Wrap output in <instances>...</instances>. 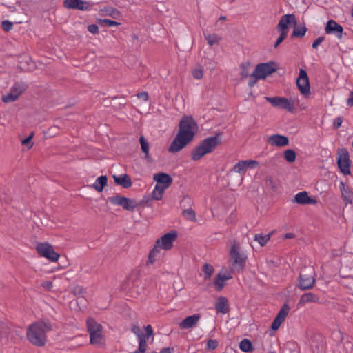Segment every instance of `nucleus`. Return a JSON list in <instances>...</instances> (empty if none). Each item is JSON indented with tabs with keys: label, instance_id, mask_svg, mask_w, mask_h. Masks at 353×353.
<instances>
[{
	"label": "nucleus",
	"instance_id": "obj_39",
	"mask_svg": "<svg viewBox=\"0 0 353 353\" xmlns=\"http://www.w3.org/2000/svg\"><path fill=\"white\" fill-rule=\"evenodd\" d=\"M124 199V196H119V194L108 198V201L112 205L121 206L122 208L123 206Z\"/></svg>",
	"mask_w": 353,
	"mask_h": 353
},
{
	"label": "nucleus",
	"instance_id": "obj_1",
	"mask_svg": "<svg viewBox=\"0 0 353 353\" xmlns=\"http://www.w3.org/2000/svg\"><path fill=\"white\" fill-rule=\"evenodd\" d=\"M179 132L168 148L172 153L179 152L191 142L196 133L198 126L192 117L184 116L179 122Z\"/></svg>",
	"mask_w": 353,
	"mask_h": 353
},
{
	"label": "nucleus",
	"instance_id": "obj_7",
	"mask_svg": "<svg viewBox=\"0 0 353 353\" xmlns=\"http://www.w3.org/2000/svg\"><path fill=\"white\" fill-rule=\"evenodd\" d=\"M177 236L176 231L173 230L168 232L157 240L154 246H157L160 251L161 249L169 250L172 248L173 243L176 240Z\"/></svg>",
	"mask_w": 353,
	"mask_h": 353
},
{
	"label": "nucleus",
	"instance_id": "obj_4",
	"mask_svg": "<svg viewBox=\"0 0 353 353\" xmlns=\"http://www.w3.org/2000/svg\"><path fill=\"white\" fill-rule=\"evenodd\" d=\"M230 256L233 260L232 265L238 272L243 270L247 260V256L240 252V247L235 242L232 245Z\"/></svg>",
	"mask_w": 353,
	"mask_h": 353
},
{
	"label": "nucleus",
	"instance_id": "obj_35",
	"mask_svg": "<svg viewBox=\"0 0 353 353\" xmlns=\"http://www.w3.org/2000/svg\"><path fill=\"white\" fill-rule=\"evenodd\" d=\"M272 234V232L265 235L262 234H256L254 236V240L257 241L261 246H264L270 239Z\"/></svg>",
	"mask_w": 353,
	"mask_h": 353
},
{
	"label": "nucleus",
	"instance_id": "obj_12",
	"mask_svg": "<svg viewBox=\"0 0 353 353\" xmlns=\"http://www.w3.org/2000/svg\"><path fill=\"white\" fill-rule=\"evenodd\" d=\"M296 19L294 14L283 15L276 26V30H283L289 32V28L296 25Z\"/></svg>",
	"mask_w": 353,
	"mask_h": 353
},
{
	"label": "nucleus",
	"instance_id": "obj_16",
	"mask_svg": "<svg viewBox=\"0 0 353 353\" xmlns=\"http://www.w3.org/2000/svg\"><path fill=\"white\" fill-rule=\"evenodd\" d=\"M200 318L199 314L189 316L179 323V327L181 329L193 328L196 326Z\"/></svg>",
	"mask_w": 353,
	"mask_h": 353
},
{
	"label": "nucleus",
	"instance_id": "obj_60",
	"mask_svg": "<svg viewBox=\"0 0 353 353\" xmlns=\"http://www.w3.org/2000/svg\"><path fill=\"white\" fill-rule=\"evenodd\" d=\"M42 287L44 288L45 289H47L48 290H51V288H52L53 286V284H52V281H44L41 284Z\"/></svg>",
	"mask_w": 353,
	"mask_h": 353
},
{
	"label": "nucleus",
	"instance_id": "obj_46",
	"mask_svg": "<svg viewBox=\"0 0 353 353\" xmlns=\"http://www.w3.org/2000/svg\"><path fill=\"white\" fill-rule=\"evenodd\" d=\"M99 23L107 27L119 26L120 24L119 22L108 19H99Z\"/></svg>",
	"mask_w": 353,
	"mask_h": 353
},
{
	"label": "nucleus",
	"instance_id": "obj_2",
	"mask_svg": "<svg viewBox=\"0 0 353 353\" xmlns=\"http://www.w3.org/2000/svg\"><path fill=\"white\" fill-rule=\"evenodd\" d=\"M52 329V324L48 320L34 322L27 329V339L33 345L43 347L47 341L46 333Z\"/></svg>",
	"mask_w": 353,
	"mask_h": 353
},
{
	"label": "nucleus",
	"instance_id": "obj_13",
	"mask_svg": "<svg viewBox=\"0 0 353 353\" xmlns=\"http://www.w3.org/2000/svg\"><path fill=\"white\" fill-rule=\"evenodd\" d=\"M325 32L327 34H334L337 39L343 38V28L333 19H330L325 26Z\"/></svg>",
	"mask_w": 353,
	"mask_h": 353
},
{
	"label": "nucleus",
	"instance_id": "obj_57",
	"mask_svg": "<svg viewBox=\"0 0 353 353\" xmlns=\"http://www.w3.org/2000/svg\"><path fill=\"white\" fill-rule=\"evenodd\" d=\"M88 30L90 32L95 34H97L99 32V28L95 24H91V25L88 26Z\"/></svg>",
	"mask_w": 353,
	"mask_h": 353
},
{
	"label": "nucleus",
	"instance_id": "obj_34",
	"mask_svg": "<svg viewBox=\"0 0 353 353\" xmlns=\"http://www.w3.org/2000/svg\"><path fill=\"white\" fill-rule=\"evenodd\" d=\"M309 196L307 192H299L294 196V201L299 204L306 205Z\"/></svg>",
	"mask_w": 353,
	"mask_h": 353
},
{
	"label": "nucleus",
	"instance_id": "obj_54",
	"mask_svg": "<svg viewBox=\"0 0 353 353\" xmlns=\"http://www.w3.org/2000/svg\"><path fill=\"white\" fill-rule=\"evenodd\" d=\"M325 40L324 37H319L316 38L312 43V48L316 49L317 47Z\"/></svg>",
	"mask_w": 353,
	"mask_h": 353
},
{
	"label": "nucleus",
	"instance_id": "obj_17",
	"mask_svg": "<svg viewBox=\"0 0 353 353\" xmlns=\"http://www.w3.org/2000/svg\"><path fill=\"white\" fill-rule=\"evenodd\" d=\"M153 179L157 182V184H160L166 188H169L172 183V177L168 174L164 172L154 174Z\"/></svg>",
	"mask_w": 353,
	"mask_h": 353
},
{
	"label": "nucleus",
	"instance_id": "obj_8",
	"mask_svg": "<svg viewBox=\"0 0 353 353\" xmlns=\"http://www.w3.org/2000/svg\"><path fill=\"white\" fill-rule=\"evenodd\" d=\"M337 165L343 174H350L351 161L349 152L345 148L338 150Z\"/></svg>",
	"mask_w": 353,
	"mask_h": 353
},
{
	"label": "nucleus",
	"instance_id": "obj_14",
	"mask_svg": "<svg viewBox=\"0 0 353 353\" xmlns=\"http://www.w3.org/2000/svg\"><path fill=\"white\" fill-rule=\"evenodd\" d=\"M63 6L68 9L79 10H89L92 7L89 2L83 0H64Z\"/></svg>",
	"mask_w": 353,
	"mask_h": 353
},
{
	"label": "nucleus",
	"instance_id": "obj_44",
	"mask_svg": "<svg viewBox=\"0 0 353 353\" xmlns=\"http://www.w3.org/2000/svg\"><path fill=\"white\" fill-rule=\"evenodd\" d=\"M245 161H240L233 168V170L236 172L241 173L243 170L246 169Z\"/></svg>",
	"mask_w": 353,
	"mask_h": 353
},
{
	"label": "nucleus",
	"instance_id": "obj_9",
	"mask_svg": "<svg viewBox=\"0 0 353 353\" xmlns=\"http://www.w3.org/2000/svg\"><path fill=\"white\" fill-rule=\"evenodd\" d=\"M36 250L41 256L52 262L57 261L60 256L58 253L54 252L53 247L48 243H37Z\"/></svg>",
	"mask_w": 353,
	"mask_h": 353
},
{
	"label": "nucleus",
	"instance_id": "obj_49",
	"mask_svg": "<svg viewBox=\"0 0 353 353\" xmlns=\"http://www.w3.org/2000/svg\"><path fill=\"white\" fill-rule=\"evenodd\" d=\"M13 28V23L8 21V20H4L1 22V28L6 31L8 32L10 30H12Z\"/></svg>",
	"mask_w": 353,
	"mask_h": 353
},
{
	"label": "nucleus",
	"instance_id": "obj_38",
	"mask_svg": "<svg viewBox=\"0 0 353 353\" xmlns=\"http://www.w3.org/2000/svg\"><path fill=\"white\" fill-rule=\"evenodd\" d=\"M265 183L267 188H270L273 191H276L278 189V182L271 176H266Z\"/></svg>",
	"mask_w": 353,
	"mask_h": 353
},
{
	"label": "nucleus",
	"instance_id": "obj_10",
	"mask_svg": "<svg viewBox=\"0 0 353 353\" xmlns=\"http://www.w3.org/2000/svg\"><path fill=\"white\" fill-rule=\"evenodd\" d=\"M315 283V278L312 274L306 272V270H302L299 276L297 286L302 290L312 289Z\"/></svg>",
	"mask_w": 353,
	"mask_h": 353
},
{
	"label": "nucleus",
	"instance_id": "obj_56",
	"mask_svg": "<svg viewBox=\"0 0 353 353\" xmlns=\"http://www.w3.org/2000/svg\"><path fill=\"white\" fill-rule=\"evenodd\" d=\"M144 328L145 330V334H144V335H145V339H148L150 336H152L153 334V330L150 325H148L147 326H145Z\"/></svg>",
	"mask_w": 353,
	"mask_h": 353
},
{
	"label": "nucleus",
	"instance_id": "obj_22",
	"mask_svg": "<svg viewBox=\"0 0 353 353\" xmlns=\"http://www.w3.org/2000/svg\"><path fill=\"white\" fill-rule=\"evenodd\" d=\"M309 303H319V297L318 295L307 292L301 295L298 305H305Z\"/></svg>",
	"mask_w": 353,
	"mask_h": 353
},
{
	"label": "nucleus",
	"instance_id": "obj_21",
	"mask_svg": "<svg viewBox=\"0 0 353 353\" xmlns=\"http://www.w3.org/2000/svg\"><path fill=\"white\" fill-rule=\"evenodd\" d=\"M216 310L221 314H226L230 311L228 301L226 297L220 296L215 304Z\"/></svg>",
	"mask_w": 353,
	"mask_h": 353
},
{
	"label": "nucleus",
	"instance_id": "obj_26",
	"mask_svg": "<svg viewBox=\"0 0 353 353\" xmlns=\"http://www.w3.org/2000/svg\"><path fill=\"white\" fill-rule=\"evenodd\" d=\"M201 270L203 274H201V276H203L205 281L210 280L214 272V267L209 263H205L203 265Z\"/></svg>",
	"mask_w": 353,
	"mask_h": 353
},
{
	"label": "nucleus",
	"instance_id": "obj_64",
	"mask_svg": "<svg viewBox=\"0 0 353 353\" xmlns=\"http://www.w3.org/2000/svg\"><path fill=\"white\" fill-rule=\"evenodd\" d=\"M295 237V234L294 233H286L283 237V239H293Z\"/></svg>",
	"mask_w": 353,
	"mask_h": 353
},
{
	"label": "nucleus",
	"instance_id": "obj_45",
	"mask_svg": "<svg viewBox=\"0 0 353 353\" xmlns=\"http://www.w3.org/2000/svg\"><path fill=\"white\" fill-rule=\"evenodd\" d=\"M279 32H281V34L279 35L274 45V48H276L283 42V41L287 37L288 34V32L283 30H280Z\"/></svg>",
	"mask_w": 353,
	"mask_h": 353
},
{
	"label": "nucleus",
	"instance_id": "obj_27",
	"mask_svg": "<svg viewBox=\"0 0 353 353\" xmlns=\"http://www.w3.org/2000/svg\"><path fill=\"white\" fill-rule=\"evenodd\" d=\"M87 328L89 334L97 332L99 331H102L101 325L97 323L93 319H88L87 320Z\"/></svg>",
	"mask_w": 353,
	"mask_h": 353
},
{
	"label": "nucleus",
	"instance_id": "obj_32",
	"mask_svg": "<svg viewBox=\"0 0 353 353\" xmlns=\"http://www.w3.org/2000/svg\"><path fill=\"white\" fill-rule=\"evenodd\" d=\"M239 348L243 352H250L254 350L251 341L248 339H243L240 342Z\"/></svg>",
	"mask_w": 353,
	"mask_h": 353
},
{
	"label": "nucleus",
	"instance_id": "obj_52",
	"mask_svg": "<svg viewBox=\"0 0 353 353\" xmlns=\"http://www.w3.org/2000/svg\"><path fill=\"white\" fill-rule=\"evenodd\" d=\"M73 292L75 295L83 296L85 291L83 287L77 285L74 288Z\"/></svg>",
	"mask_w": 353,
	"mask_h": 353
},
{
	"label": "nucleus",
	"instance_id": "obj_41",
	"mask_svg": "<svg viewBox=\"0 0 353 353\" xmlns=\"http://www.w3.org/2000/svg\"><path fill=\"white\" fill-rule=\"evenodd\" d=\"M283 157L288 162L293 163L296 159V152L292 149H288L284 152Z\"/></svg>",
	"mask_w": 353,
	"mask_h": 353
},
{
	"label": "nucleus",
	"instance_id": "obj_18",
	"mask_svg": "<svg viewBox=\"0 0 353 353\" xmlns=\"http://www.w3.org/2000/svg\"><path fill=\"white\" fill-rule=\"evenodd\" d=\"M132 332L137 335L139 339V348L138 350H141V353H145L147 350V341L145 340V335L141 332L139 327L137 325H134L132 327Z\"/></svg>",
	"mask_w": 353,
	"mask_h": 353
},
{
	"label": "nucleus",
	"instance_id": "obj_29",
	"mask_svg": "<svg viewBox=\"0 0 353 353\" xmlns=\"http://www.w3.org/2000/svg\"><path fill=\"white\" fill-rule=\"evenodd\" d=\"M28 85L23 82H17L11 88L10 91L14 94H17L19 97L26 89Z\"/></svg>",
	"mask_w": 353,
	"mask_h": 353
},
{
	"label": "nucleus",
	"instance_id": "obj_58",
	"mask_svg": "<svg viewBox=\"0 0 353 353\" xmlns=\"http://www.w3.org/2000/svg\"><path fill=\"white\" fill-rule=\"evenodd\" d=\"M137 97L140 99H143V101H146L148 100L149 96L148 92H143L137 94Z\"/></svg>",
	"mask_w": 353,
	"mask_h": 353
},
{
	"label": "nucleus",
	"instance_id": "obj_36",
	"mask_svg": "<svg viewBox=\"0 0 353 353\" xmlns=\"http://www.w3.org/2000/svg\"><path fill=\"white\" fill-rule=\"evenodd\" d=\"M159 253H160V250H158V247L154 246L152 250L149 253L148 259L146 262V265H152L155 262L156 257L157 256V255Z\"/></svg>",
	"mask_w": 353,
	"mask_h": 353
},
{
	"label": "nucleus",
	"instance_id": "obj_33",
	"mask_svg": "<svg viewBox=\"0 0 353 353\" xmlns=\"http://www.w3.org/2000/svg\"><path fill=\"white\" fill-rule=\"evenodd\" d=\"M166 189V188L162 186L160 184H156L152 194V198L155 200L161 199L162 195Z\"/></svg>",
	"mask_w": 353,
	"mask_h": 353
},
{
	"label": "nucleus",
	"instance_id": "obj_42",
	"mask_svg": "<svg viewBox=\"0 0 353 353\" xmlns=\"http://www.w3.org/2000/svg\"><path fill=\"white\" fill-rule=\"evenodd\" d=\"M182 214L183 215L184 217H185L188 220H190L192 221H196L195 212L192 208L185 209L183 211Z\"/></svg>",
	"mask_w": 353,
	"mask_h": 353
},
{
	"label": "nucleus",
	"instance_id": "obj_51",
	"mask_svg": "<svg viewBox=\"0 0 353 353\" xmlns=\"http://www.w3.org/2000/svg\"><path fill=\"white\" fill-rule=\"evenodd\" d=\"M34 136V132H31L30 135L22 141V144L27 145L28 148H30L33 143L31 142V139Z\"/></svg>",
	"mask_w": 353,
	"mask_h": 353
},
{
	"label": "nucleus",
	"instance_id": "obj_30",
	"mask_svg": "<svg viewBox=\"0 0 353 353\" xmlns=\"http://www.w3.org/2000/svg\"><path fill=\"white\" fill-rule=\"evenodd\" d=\"M294 30L292 33L291 37H297V38H303L307 30V28L305 26H294Z\"/></svg>",
	"mask_w": 353,
	"mask_h": 353
},
{
	"label": "nucleus",
	"instance_id": "obj_3",
	"mask_svg": "<svg viewBox=\"0 0 353 353\" xmlns=\"http://www.w3.org/2000/svg\"><path fill=\"white\" fill-rule=\"evenodd\" d=\"M221 143V134L204 139L192 151L191 159L193 161L201 159L205 154L212 152Z\"/></svg>",
	"mask_w": 353,
	"mask_h": 353
},
{
	"label": "nucleus",
	"instance_id": "obj_31",
	"mask_svg": "<svg viewBox=\"0 0 353 353\" xmlns=\"http://www.w3.org/2000/svg\"><path fill=\"white\" fill-rule=\"evenodd\" d=\"M138 206L136 200L125 197L123 208L125 210L133 212Z\"/></svg>",
	"mask_w": 353,
	"mask_h": 353
},
{
	"label": "nucleus",
	"instance_id": "obj_53",
	"mask_svg": "<svg viewBox=\"0 0 353 353\" xmlns=\"http://www.w3.org/2000/svg\"><path fill=\"white\" fill-rule=\"evenodd\" d=\"M245 167L246 168H254L259 165V162L254 160H249L245 161Z\"/></svg>",
	"mask_w": 353,
	"mask_h": 353
},
{
	"label": "nucleus",
	"instance_id": "obj_62",
	"mask_svg": "<svg viewBox=\"0 0 353 353\" xmlns=\"http://www.w3.org/2000/svg\"><path fill=\"white\" fill-rule=\"evenodd\" d=\"M347 103L348 105L353 106V91L350 92V97L347 101Z\"/></svg>",
	"mask_w": 353,
	"mask_h": 353
},
{
	"label": "nucleus",
	"instance_id": "obj_55",
	"mask_svg": "<svg viewBox=\"0 0 353 353\" xmlns=\"http://www.w3.org/2000/svg\"><path fill=\"white\" fill-rule=\"evenodd\" d=\"M343 122V118L341 117H338L336 118L335 121L333 123V128L336 130L341 126Z\"/></svg>",
	"mask_w": 353,
	"mask_h": 353
},
{
	"label": "nucleus",
	"instance_id": "obj_59",
	"mask_svg": "<svg viewBox=\"0 0 353 353\" xmlns=\"http://www.w3.org/2000/svg\"><path fill=\"white\" fill-rule=\"evenodd\" d=\"M282 323L274 319L272 323L271 329L274 331L277 330Z\"/></svg>",
	"mask_w": 353,
	"mask_h": 353
},
{
	"label": "nucleus",
	"instance_id": "obj_24",
	"mask_svg": "<svg viewBox=\"0 0 353 353\" xmlns=\"http://www.w3.org/2000/svg\"><path fill=\"white\" fill-rule=\"evenodd\" d=\"M107 176L101 175L96 179L95 182L92 185V187L98 192H101L104 187L107 185Z\"/></svg>",
	"mask_w": 353,
	"mask_h": 353
},
{
	"label": "nucleus",
	"instance_id": "obj_47",
	"mask_svg": "<svg viewBox=\"0 0 353 353\" xmlns=\"http://www.w3.org/2000/svg\"><path fill=\"white\" fill-rule=\"evenodd\" d=\"M219 343L215 339H209L206 343V350H212L218 347Z\"/></svg>",
	"mask_w": 353,
	"mask_h": 353
},
{
	"label": "nucleus",
	"instance_id": "obj_20",
	"mask_svg": "<svg viewBox=\"0 0 353 353\" xmlns=\"http://www.w3.org/2000/svg\"><path fill=\"white\" fill-rule=\"evenodd\" d=\"M339 188L343 201H345L346 204H352L353 201V192L350 190L348 186L343 181H341Z\"/></svg>",
	"mask_w": 353,
	"mask_h": 353
},
{
	"label": "nucleus",
	"instance_id": "obj_43",
	"mask_svg": "<svg viewBox=\"0 0 353 353\" xmlns=\"http://www.w3.org/2000/svg\"><path fill=\"white\" fill-rule=\"evenodd\" d=\"M18 97L17 94H14L10 91L8 94L3 96L2 101L4 103H11L16 101Z\"/></svg>",
	"mask_w": 353,
	"mask_h": 353
},
{
	"label": "nucleus",
	"instance_id": "obj_28",
	"mask_svg": "<svg viewBox=\"0 0 353 353\" xmlns=\"http://www.w3.org/2000/svg\"><path fill=\"white\" fill-rule=\"evenodd\" d=\"M203 36L208 44L210 46L219 44L221 40V37L216 34H208L204 32Z\"/></svg>",
	"mask_w": 353,
	"mask_h": 353
},
{
	"label": "nucleus",
	"instance_id": "obj_19",
	"mask_svg": "<svg viewBox=\"0 0 353 353\" xmlns=\"http://www.w3.org/2000/svg\"><path fill=\"white\" fill-rule=\"evenodd\" d=\"M114 181L116 184L122 186L123 188H129L132 186V182L131 178L127 174L112 176Z\"/></svg>",
	"mask_w": 353,
	"mask_h": 353
},
{
	"label": "nucleus",
	"instance_id": "obj_15",
	"mask_svg": "<svg viewBox=\"0 0 353 353\" xmlns=\"http://www.w3.org/2000/svg\"><path fill=\"white\" fill-rule=\"evenodd\" d=\"M268 143L271 145L283 147L289 144V139L286 136L275 134L268 137Z\"/></svg>",
	"mask_w": 353,
	"mask_h": 353
},
{
	"label": "nucleus",
	"instance_id": "obj_48",
	"mask_svg": "<svg viewBox=\"0 0 353 353\" xmlns=\"http://www.w3.org/2000/svg\"><path fill=\"white\" fill-rule=\"evenodd\" d=\"M289 312H290V307L288 304L285 303L283 305V306L280 309L278 314L285 319V317L288 314Z\"/></svg>",
	"mask_w": 353,
	"mask_h": 353
},
{
	"label": "nucleus",
	"instance_id": "obj_5",
	"mask_svg": "<svg viewBox=\"0 0 353 353\" xmlns=\"http://www.w3.org/2000/svg\"><path fill=\"white\" fill-rule=\"evenodd\" d=\"M277 70L276 63L271 61L267 63H261L256 65L251 77L265 79L268 76Z\"/></svg>",
	"mask_w": 353,
	"mask_h": 353
},
{
	"label": "nucleus",
	"instance_id": "obj_61",
	"mask_svg": "<svg viewBox=\"0 0 353 353\" xmlns=\"http://www.w3.org/2000/svg\"><path fill=\"white\" fill-rule=\"evenodd\" d=\"M259 79H256V77H250V79L248 81V85L250 88L253 87L256 84L257 80H259Z\"/></svg>",
	"mask_w": 353,
	"mask_h": 353
},
{
	"label": "nucleus",
	"instance_id": "obj_40",
	"mask_svg": "<svg viewBox=\"0 0 353 353\" xmlns=\"http://www.w3.org/2000/svg\"><path fill=\"white\" fill-rule=\"evenodd\" d=\"M250 66V63L249 61H245L244 63H241L240 65L241 72L240 75L242 79L247 78L249 76V68Z\"/></svg>",
	"mask_w": 353,
	"mask_h": 353
},
{
	"label": "nucleus",
	"instance_id": "obj_25",
	"mask_svg": "<svg viewBox=\"0 0 353 353\" xmlns=\"http://www.w3.org/2000/svg\"><path fill=\"white\" fill-rule=\"evenodd\" d=\"M232 278L231 276H226L219 273L214 280V285L216 290H221L225 286L224 282Z\"/></svg>",
	"mask_w": 353,
	"mask_h": 353
},
{
	"label": "nucleus",
	"instance_id": "obj_11",
	"mask_svg": "<svg viewBox=\"0 0 353 353\" xmlns=\"http://www.w3.org/2000/svg\"><path fill=\"white\" fill-rule=\"evenodd\" d=\"M296 85L302 94L307 96L310 94L309 78L304 69H301L299 71V76L296 79Z\"/></svg>",
	"mask_w": 353,
	"mask_h": 353
},
{
	"label": "nucleus",
	"instance_id": "obj_63",
	"mask_svg": "<svg viewBox=\"0 0 353 353\" xmlns=\"http://www.w3.org/2000/svg\"><path fill=\"white\" fill-rule=\"evenodd\" d=\"M190 197L188 195L184 196L181 201V203L183 204L184 203H190Z\"/></svg>",
	"mask_w": 353,
	"mask_h": 353
},
{
	"label": "nucleus",
	"instance_id": "obj_50",
	"mask_svg": "<svg viewBox=\"0 0 353 353\" xmlns=\"http://www.w3.org/2000/svg\"><path fill=\"white\" fill-rule=\"evenodd\" d=\"M192 76L196 79H201L203 76V70L202 68H195L192 70Z\"/></svg>",
	"mask_w": 353,
	"mask_h": 353
},
{
	"label": "nucleus",
	"instance_id": "obj_37",
	"mask_svg": "<svg viewBox=\"0 0 353 353\" xmlns=\"http://www.w3.org/2000/svg\"><path fill=\"white\" fill-rule=\"evenodd\" d=\"M90 343L92 345H99L102 343L103 336L101 334V331H99L97 332L90 334Z\"/></svg>",
	"mask_w": 353,
	"mask_h": 353
},
{
	"label": "nucleus",
	"instance_id": "obj_6",
	"mask_svg": "<svg viewBox=\"0 0 353 353\" xmlns=\"http://www.w3.org/2000/svg\"><path fill=\"white\" fill-rule=\"evenodd\" d=\"M265 100L273 107L287 110L290 113L295 111L294 100L282 97H266Z\"/></svg>",
	"mask_w": 353,
	"mask_h": 353
},
{
	"label": "nucleus",
	"instance_id": "obj_23",
	"mask_svg": "<svg viewBox=\"0 0 353 353\" xmlns=\"http://www.w3.org/2000/svg\"><path fill=\"white\" fill-rule=\"evenodd\" d=\"M139 142L141 144V151L145 153V159L148 163H152L153 161L150 155L149 154L150 145L148 141L145 139L143 136H141L139 138Z\"/></svg>",
	"mask_w": 353,
	"mask_h": 353
}]
</instances>
